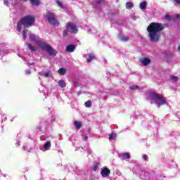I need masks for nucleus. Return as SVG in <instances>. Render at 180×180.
I'll return each instance as SVG.
<instances>
[{
  "mask_svg": "<svg viewBox=\"0 0 180 180\" xmlns=\"http://www.w3.org/2000/svg\"><path fill=\"white\" fill-rule=\"evenodd\" d=\"M150 41L157 43L160 40V32L164 30V26L161 23L152 22L147 27Z\"/></svg>",
  "mask_w": 180,
  "mask_h": 180,
  "instance_id": "1",
  "label": "nucleus"
},
{
  "mask_svg": "<svg viewBox=\"0 0 180 180\" xmlns=\"http://www.w3.org/2000/svg\"><path fill=\"white\" fill-rule=\"evenodd\" d=\"M29 37L31 40V41H36V44H38V46H40L41 50H43L44 51H46L49 54V56H57V51L54 50L51 46L44 44L41 42V41H37L36 40V35L34 34H32L30 32Z\"/></svg>",
  "mask_w": 180,
  "mask_h": 180,
  "instance_id": "2",
  "label": "nucleus"
},
{
  "mask_svg": "<svg viewBox=\"0 0 180 180\" xmlns=\"http://www.w3.org/2000/svg\"><path fill=\"white\" fill-rule=\"evenodd\" d=\"M149 96L151 101H155L158 108H161L162 105H165V103H167L165 97H164L162 94H160L155 92H151L150 93Z\"/></svg>",
  "mask_w": 180,
  "mask_h": 180,
  "instance_id": "3",
  "label": "nucleus"
},
{
  "mask_svg": "<svg viewBox=\"0 0 180 180\" xmlns=\"http://www.w3.org/2000/svg\"><path fill=\"white\" fill-rule=\"evenodd\" d=\"M21 20H22L23 26L26 29L34 26L36 22V18L32 15H27L22 18Z\"/></svg>",
  "mask_w": 180,
  "mask_h": 180,
  "instance_id": "4",
  "label": "nucleus"
},
{
  "mask_svg": "<svg viewBox=\"0 0 180 180\" xmlns=\"http://www.w3.org/2000/svg\"><path fill=\"white\" fill-rule=\"evenodd\" d=\"M47 20L50 25H52L53 26H58L60 25V22H58V20H57V17H56V15H54L53 13H51L50 11H47Z\"/></svg>",
  "mask_w": 180,
  "mask_h": 180,
  "instance_id": "5",
  "label": "nucleus"
},
{
  "mask_svg": "<svg viewBox=\"0 0 180 180\" xmlns=\"http://www.w3.org/2000/svg\"><path fill=\"white\" fill-rule=\"evenodd\" d=\"M66 29L70 32V33H73L74 34H77V33H78V28L74 23L68 22L66 24Z\"/></svg>",
  "mask_w": 180,
  "mask_h": 180,
  "instance_id": "6",
  "label": "nucleus"
},
{
  "mask_svg": "<svg viewBox=\"0 0 180 180\" xmlns=\"http://www.w3.org/2000/svg\"><path fill=\"white\" fill-rule=\"evenodd\" d=\"M101 174L103 178H107L109 176V175H110V169L106 167H104L101 169Z\"/></svg>",
  "mask_w": 180,
  "mask_h": 180,
  "instance_id": "7",
  "label": "nucleus"
},
{
  "mask_svg": "<svg viewBox=\"0 0 180 180\" xmlns=\"http://www.w3.org/2000/svg\"><path fill=\"white\" fill-rule=\"evenodd\" d=\"M66 51L68 53H74L75 51V45L70 44L66 46Z\"/></svg>",
  "mask_w": 180,
  "mask_h": 180,
  "instance_id": "8",
  "label": "nucleus"
},
{
  "mask_svg": "<svg viewBox=\"0 0 180 180\" xmlns=\"http://www.w3.org/2000/svg\"><path fill=\"white\" fill-rule=\"evenodd\" d=\"M141 64L145 66L150 65L151 64V60L148 58H143L141 60Z\"/></svg>",
  "mask_w": 180,
  "mask_h": 180,
  "instance_id": "9",
  "label": "nucleus"
},
{
  "mask_svg": "<svg viewBox=\"0 0 180 180\" xmlns=\"http://www.w3.org/2000/svg\"><path fill=\"white\" fill-rule=\"evenodd\" d=\"M26 45L27 46L28 49L32 51V53H34L37 51V48L36 46H32L30 43H27Z\"/></svg>",
  "mask_w": 180,
  "mask_h": 180,
  "instance_id": "10",
  "label": "nucleus"
},
{
  "mask_svg": "<svg viewBox=\"0 0 180 180\" xmlns=\"http://www.w3.org/2000/svg\"><path fill=\"white\" fill-rule=\"evenodd\" d=\"M22 26H23V21L21 18L20 21L17 23L16 30L18 32H22Z\"/></svg>",
  "mask_w": 180,
  "mask_h": 180,
  "instance_id": "11",
  "label": "nucleus"
},
{
  "mask_svg": "<svg viewBox=\"0 0 180 180\" xmlns=\"http://www.w3.org/2000/svg\"><path fill=\"white\" fill-rule=\"evenodd\" d=\"M88 58L86 59L87 63H91L95 60V54L94 53H88Z\"/></svg>",
  "mask_w": 180,
  "mask_h": 180,
  "instance_id": "12",
  "label": "nucleus"
},
{
  "mask_svg": "<svg viewBox=\"0 0 180 180\" xmlns=\"http://www.w3.org/2000/svg\"><path fill=\"white\" fill-rule=\"evenodd\" d=\"M51 148V142L47 141L46 143H44V150H46V151H47L48 150H50Z\"/></svg>",
  "mask_w": 180,
  "mask_h": 180,
  "instance_id": "13",
  "label": "nucleus"
},
{
  "mask_svg": "<svg viewBox=\"0 0 180 180\" xmlns=\"http://www.w3.org/2000/svg\"><path fill=\"white\" fill-rule=\"evenodd\" d=\"M140 9H142V11H144L146 8H147V1H143L139 5Z\"/></svg>",
  "mask_w": 180,
  "mask_h": 180,
  "instance_id": "14",
  "label": "nucleus"
},
{
  "mask_svg": "<svg viewBox=\"0 0 180 180\" xmlns=\"http://www.w3.org/2000/svg\"><path fill=\"white\" fill-rule=\"evenodd\" d=\"M74 126H75V127L77 128L78 130H79V129L82 127V123H81V122L75 121Z\"/></svg>",
  "mask_w": 180,
  "mask_h": 180,
  "instance_id": "15",
  "label": "nucleus"
},
{
  "mask_svg": "<svg viewBox=\"0 0 180 180\" xmlns=\"http://www.w3.org/2000/svg\"><path fill=\"white\" fill-rule=\"evenodd\" d=\"M121 155L124 160H130V153H122Z\"/></svg>",
  "mask_w": 180,
  "mask_h": 180,
  "instance_id": "16",
  "label": "nucleus"
},
{
  "mask_svg": "<svg viewBox=\"0 0 180 180\" xmlns=\"http://www.w3.org/2000/svg\"><path fill=\"white\" fill-rule=\"evenodd\" d=\"M58 74H60V75H65V73L67 72V70L63 68H60L58 70Z\"/></svg>",
  "mask_w": 180,
  "mask_h": 180,
  "instance_id": "17",
  "label": "nucleus"
},
{
  "mask_svg": "<svg viewBox=\"0 0 180 180\" xmlns=\"http://www.w3.org/2000/svg\"><path fill=\"white\" fill-rule=\"evenodd\" d=\"M58 85L60 86V88H65L67 86V84L65 82H64V80H60L58 82Z\"/></svg>",
  "mask_w": 180,
  "mask_h": 180,
  "instance_id": "18",
  "label": "nucleus"
},
{
  "mask_svg": "<svg viewBox=\"0 0 180 180\" xmlns=\"http://www.w3.org/2000/svg\"><path fill=\"white\" fill-rule=\"evenodd\" d=\"M30 2L34 6H39L40 5V1L39 0H30Z\"/></svg>",
  "mask_w": 180,
  "mask_h": 180,
  "instance_id": "19",
  "label": "nucleus"
},
{
  "mask_svg": "<svg viewBox=\"0 0 180 180\" xmlns=\"http://www.w3.org/2000/svg\"><path fill=\"white\" fill-rule=\"evenodd\" d=\"M132 8H134V4L131 2H127L126 3V8L127 9H131Z\"/></svg>",
  "mask_w": 180,
  "mask_h": 180,
  "instance_id": "20",
  "label": "nucleus"
},
{
  "mask_svg": "<svg viewBox=\"0 0 180 180\" xmlns=\"http://www.w3.org/2000/svg\"><path fill=\"white\" fill-rule=\"evenodd\" d=\"M98 167H99V164L98 162H94L93 165V169L94 172H96V171H98Z\"/></svg>",
  "mask_w": 180,
  "mask_h": 180,
  "instance_id": "21",
  "label": "nucleus"
},
{
  "mask_svg": "<svg viewBox=\"0 0 180 180\" xmlns=\"http://www.w3.org/2000/svg\"><path fill=\"white\" fill-rule=\"evenodd\" d=\"M84 105L86 108H91V106H92V101L89 100L86 102H85Z\"/></svg>",
  "mask_w": 180,
  "mask_h": 180,
  "instance_id": "22",
  "label": "nucleus"
},
{
  "mask_svg": "<svg viewBox=\"0 0 180 180\" xmlns=\"http://www.w3.org/2000/svg\"><path fill=\"white\" fill-rule=\"evenodd\" d=\"M56 4H57L58 6H59V8H61V9L64 8V5L63 4V3L61 1L57 0Z\"/></svg>",
  "mask_w": 180,
  "mask_h": 180,
  "instance_id": "23",
  "label": "nucleus"
},
{
  "mask_svg": "<svg viewBox=\"0 0 180 180\" xmlns=\"http://www.w3.org/2000/svg\"><path fill=\"white\" fill-rule=\"evenodd\" d=\"M139 86L138 85L131 86L129 87L130 91H135V89H139Z\"/></svg>",
  "mask_w": 180,
  "mask_h": 180,
  "instance_id": "24",
  "label": "nucleus"
},
{
  "mask_svg": "<svg viewBox=\"0 0 180 180\" xmlns=\"http://www.w3.org/2000/svg\"><path fill=\"white\" fill-rule=\"evenodd\" d=\"M27 36V33L26 32V30H22V37L24 40H26Z\"/></svg>",
  "mask_w": 180,
  "mask_h": 180,
  "instance_id": "25",
  "label": "nucleus"
},
{
  "mask_svg": "<svg viewBox=\"0 0 180 180\" xmlns=\"http://www.w3.org/2000/svg\"><path fill=\"white\" fill-rule=\"evenodd\" d=\"M116 137V134L112 133L109 135V140H113Z\"/></svg>",
  "mask_w": 180,
  "mask_h": 180,
  "instance_id": "26",
  "label": "nucleus"
},
{
  "mask_svg": "<svg viewBox=\"0 0 180 180\" xmlns=\"http://www.w3.org/2000/svg\"><path fill=\"white\" fill-rule=\"evenodd\" d=\"M165 19L166 20H168V21L172 20V17H171V15H166L165 16Z\"/></svg>",
  "mask_w": 180,
  "mask_h": 180,
  "instance_id": "27",
  "label": "nucleus"
},
{
  "mask_svg": "<svg viewBox=\"0 0 180 180\" xmlns=\"http://www.w3.org/2000/svg\"><path fill=\"white\" fill-rule=\"evenodd\" d=\"M68 32H70V31H68V29H67V30H65L63 31V37H67V36L68 35Z\"/></svg>",
  "mask_w": 180,
  "mask_h": 180,
  "instance_id": "28",
  "label": "nucleus"
},
{
  "mask_svg": "<svg viewBox=\"0 0 180 180\" xmlns=\"http://www.w3.org/2000/svg\"><path fill=\"white\" fill-rule=\"evenodd\" d=\"M142 158L144 161H147V160H148V156L147 155H143Z\"/></svg>",
  "mask_w": 180,
  "mask_h": 180,
  "instance_id": "29",
  "label": "nucleus"
},
{
  "mask_svg": "<svg viewBox=\"0 0 180 180\" xmlns=\"http://www.w3.org/2000/svg\"><path fill=\"white\" fill-rule=\"evenodd\" d=\"M172 79H173V81H175L176 82V81H178V77L176 76H173L172 77Z\"/></svg>",
  "mask_w": 180,
  "mask_h": 180,
  "instance_id": "30",
  "label": "nucleus"
},
{
  "mask_svg": "<svg viewBox=\"0 0 180 180\" xmlns=\"http://www.w3.org/2000/svg\"><path fill=\"white\" fill-rule=\"evenodd\" d=\"M4 5H6V6H8V5H9V2H8L7 0H4Z\"/></svg>",
  "mask_w": 180,
  "mask_h": 180,
  "instance_id": "31",
  "label": "nucleus"
},
{
  "mask_svg": "<svg viewBox=\"0 0 180 180\" xmlns=\"http://www.w3.org/2000/svg\"><path fill=\"white\" fill-rule=\"evenodd\" d=\"M121 39H122V41H124V42L127 41V38L126 37H122Z\"/></svg>",
  "mask_w": 180,
  "mask_h": 180,
  "instance_id": "32",
  "label": "nucleus"
},
{
  "mask_svg": "<svg viewBox=\"0 0 180 180\" xmlns=\"http://www.w3.org/2000/svg\"><path fill=\"white\" fill-rule=\"evenodd\" d=\"M26 74H27V75L32 74V71L30 70V69H28L26 70Z\"/></svg>",
  "mask_w": 180,
  "mask_h": 180,
  "instance_id": "33",
  "label": "nucleus"
},
{
  "mask_svg": "<svg viewBox=\"0 0 180 180\" xmlns=\"http://www.w3.org/2000/svg\"><path fill=\"white\" fill-rule=\"evenodd\" d=\"M50 75V72L48 71V72H46L45 73H44V76L45 77H49Z\"/></svg>",
  "mask_w": 180,
  "mask_h": 180,
  "instance_id": "34",
  "label": "nucleus"
},
{
  "mask_svg": "<svg viewBox=\"0 0 180 180\" xmlns=\"http://www.w3.org/2000/svg\"><path fill=\"white\" fill-rule=\"evenodd\" d=\"M174 2H176V4H178L179 5H180V0H173Z\"/></svg>",
  "mask_w": 180,
  "mask_h": 180,
  "instance_id": "35",
  "label": "nucleus"
},
{
  "mask_svg": "<svg viewBox=\"0 0 180 180\" xmlns=\"http://www.w3.org/2000/svg\"><path fill=\"white\" fill-rule=\"evenodd\" d=\"M97 1V4H102V2H103V0H96Z\"/></svg>",
  "mask_w": 180,
  "mask_h": 180,
  "instance_id": "36",
  "label": "nucleus"
},
{
  "mask_svg": "<svg viewBox=\"0 0 180 180\" xmlns=\"http://www.w3.org/2000/svg\"><path fill=\"white\" fill-rule=\"evenodd\" d=\"M176 19H180V15L178 14L176 16Z\"/></svg>",
  "mask_w": 180,
  "mask_h": 180,
  "instance_id": "37",
  "label": "nucleus"
},
{
  "mask_svg": "<svg viewBox=\"0 0 180 180\" xmlns=\"http://www.w3.org/2000/svg\"><path fill=\"white\" fill-rule=\"evenodd\" d=\"M84 140H86V141L88 140V136H84Z\"/></svg>",
  "mask_w": 180,
  "mask_h": 180,
  "instance_id": "38",
  "label": "nucleus"
},
{
  "mask_svg": "<svg viewBox=\"0 0 180 180\" xmlns=\"http://www.w3.org/2000/svg\"><path fill=\"white\" fill-rule=\"evenodd\" d=\"M20 1H23L24 2H27L28 0H20Z\"/></svg>",
  "mask_w": 180,
  "mask_h": 180,
  "instance_id": "39",
  "label": "nucleus"
},
{
  "mask_svg": "<svg viewBox=\"0 0 180 180\" xmlns=\"http://www.w3.org/2000/svg\"><path fill=\"white\" fill-rule=\"evenodd\" d=\"M178 50H179V51H180V46H179V47H178Z\"/></svg>",
  "mask_w": 180,
  "mask_h": 180,
  "instance_id": "40",
  "label": "nucleus"
},
{
  "mask_svg": "<svg viewBox=\"0 0 180 180\" xmlns=\"http://www.w3.org/2000/svg\"><path fill=\"white\" fill-rule=\"evenodd\" d=\"M0 53H1V49H0Z\"/></svg>",
  "mask_w": 180,
  "mask_h": 180,
  "instance_id": "41",
  "label": "nucleus"
}]
</instances>
